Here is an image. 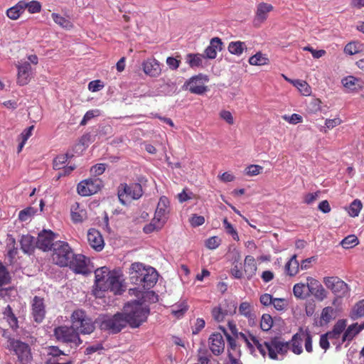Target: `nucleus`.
Masks as SVG:
<instances>
[{"label":"nucleus","instance_id":"1","mask_svg":"<svg viewBox=\"0 0 364 364\" xmlns=\"http://www.w3.org/2000/svg\"><path fill=\"white\" fill-rule=\"evenodd\" d=\"M235 338L244 342L250 350H253L255 346L263 357L268 355L272 360L277 359V352L284 353L287 349V344L282 343L277 337L272 338L262 343L250 333L240 332Z\"/></svg>","mask_w":364,"mask_h":364},{"label":"nucleus","instance_id":"2","mask_svg":"<svg viewBox=\"0 0 364 364\" xmlns=\"http://www.w3.org/2000/svg\"><path fill=\"white\" fill-rule=\"evenodd\" d=\"M95 294L98 291L110 290L114 294H121L124 291L119 270L110 271L107 267H102L95 271Z\"/></svg>","mask_w":364,"mask_h":364},{"label":"nucleus","instance_id":"3","mask_svg":"<svg viewBox=\"0 0 364 364\" xmlns=\"http://www.w3.org/2000/svg\"><path fill=\"white\" fill-rule=\"evenodd\" d=\"M149 313V308L139 301H132L124 306L123 314L125 315L127 325L133 328H138L146 322Z\"/></svg>","mask_w":364,"mask_h":364},{"label":"nucleus","instance_id":"4","mask_svg":"<svg viewBox=\"0 0 364 364\" xmlns=\"http://www.w3.org/2000/svg\"><path fill=\"white\" fill-rule=\"evenodd\" d=\"M101 331L109 334H117L127 326V321L123 312L112 316L102 315L97 321Z\"/></svg>","mask_w":364,"mask_h":364},{"label":"nucleus","instance_id":"5","mask_svg":"<svg viewBox=\"0 0 364 364\" xmlns=\"http://www.w3.org/2000/svg\"><path fill=\"white\" fill-rule=\"evenodd\" d=\"M71 324L79 333H92L95 329V322L82 309L75 310L70 316Z\"/></svg>","mask_w":364,"mask_h":364},{"label":"nucleus","instance_id":"6","mask_svg":"<svg viewBox=\"0 0 364 364\" xmlns=\"http://www.w3.org/2000/svg\"><path fill=\"white\" fill-rule=\"evenodd\" d=\"M144 194L139 183H121L118 187L117 195L120 203L126 205L133 200H138Z\"/></svg>","mask_w":364,"mask_h":364},{"label":"nucleus","instance_id":"7","mask_svg":"<svg viewBox=\"0 0 364 364\" xmlns=\"http://www.w3.org/2000/svg\"><path fill=\"white\" fill-rule=\"evenodd\" d=\"M53 334L58 341L68 344L71 348H77L82 343L79 333L72 325L58 326L55 328Z\"/></svg>","mask_w":364,"mask_h":364},{"label":"nucleus","instance_id":"8","mask_svg":"<svg viewBox=\"0 0 364 364\" xmlns=\"http://www.w3.org/2000/svg\"><path fill=\"white\" fill-rule=\"evenodd\" d=\"M73 257V251L68 242L63 241L55 242L51 255L54 264L60 267H68Z\"/></svg>","mask_w":364,"mask_h":364},{"label":"nucleus","instance_id":"9","mask_svg":"<svg viewBox=\"0 0 364 364\" xmlns=\"http://www.w3.org/2000/svg\"><path fill=\"white\" fill-rule=\"evenodd\" d=\"M323 282L338 298H343L349 294L348 285L338 277H326Z\"/></svg>","mask_w":364,"mask_h":364},{"label":"nucleus","instance_id":"10","mask_svg":"<svg viewBox=\"0 0 364 364\" xmlns=\"http://www.w3.org/2000/svg\"><path fill=\"white\" fill-rule=\"evenodd\" d=\"M9 342V347L15 352L21 364H27L32 360L31 348L28 344L14 338H10Z\"/></svg>","mask_w":364,"mask_h":364},{"label":"nucleus","instance_id":"11","mask_svg":"<svg viewBox=\"0 0 364 364\" xmlns=\"http://www.w3.org/2000/svg\"><path fill=\"white\" fill-rule=\"evenodd\" d=\"M208 81L206 75L201 73L191 77L183 85L185 90H188L190 92L196 95H202L207 91V87L205 82Z\"/></svg>","mask_w":364,"mask_h":364},{"label":"nucleus","instance_id":"12","mask_svg":"<svg viewBox=\"0 0 364 364\" xmlns=\"http://www.w3.org/2000/svg\"><path fill=\"white\" fill-rule=\"evenodd\" d=\"M102 186V181L98 178H90L80 182L77 193L82 196H89L97 193Z\"/></svg>","mask_w":364,"mask_h":364},{"label":"nucleus","instance_id":"13","mask_svg":"<svg viewBox=\"0 0 364 364\" xmlns=\"http://www.w3.org/2000/svg\"><path fill=\"white\" fill-rule=\"evenodd\" d=\"M364 329V323L358 324V323H353L346 328L343 332L341 342H333V344L336 346V350H340L342 344L346 343L345 346L347 347L353 339L363 330Z\"/></svg>","mask_w":364,"mask_h":364},{"label":"nucleus","instance_id":"14","mask_svg":"<svg viewBox=\"0 0 364 364\" xmlns=\"http://www.w3.org/2000/svg\"><path fill=\"white\" fill-rule=\"evenodd\" d=\"M303 328H300L299 331L294 334L291 339L289 341H284L281 338L277 337L282 343L287 344V351L284 353L277 352V359H278V355H284L287 353L290 349L294 354L300 355L303 352L302 343H303Z\"/></svg>","mask_w":364,"mask_h":364},{"label":"nucleus","instance_id":"15","mask_svg":"<svg viewBox=\"0 0 364 364\" xmlns=\"http://www.w3.org/2000/svg\"><path fill=\"white\" fill-rule=\"evenodd\" d=\"M169 201L165 197H161L158 203L154 218H153L155 222H157L156 228H162L167 220V215L168 213Z\"/></svg>","mask_w":364,"mask_h":364},{"label":"nucleus","instance_id":"16","mask_svg":"<svg viewBox=\"0 0 364 364\" xmlns=\"http://www.w3.org/2000/svg\"><path fill=\"white\" fill-rule=\"evenodd\" d=\"M55 234L51 230H43L38 235L36 247L43 252L53 250Z\"/></svg>","mask_w":364,"mask_h":364},{"label":"nucleus","instance_id":"17","mask_svg":"<svg viewBox=\"0 0 364 364\" xmlns=\"http://www.w3.org/2000/svg\"><path fill=\"white\" fill-rule=\"evenodd\" d=\"M70 260V263H69L68 267L73 269L75 273L82 274H87L90 273L85 256L81 254L75 255L73 253V257Z\"/></svg>","mask_w":364,"mask_h":364},{"label":"nucleus","instance_id":"18","mask_svg":"<svg viewBox=\"0 0 364 364\" xmlns=\"http://www.w3.org/2000/svg\"><path fill=\"white\" fill-rule=\"evenodd\" d=\"M31 314L36 323H41L46 315L43 298L35 296L31 302Z\"/></svg>","mask_w":364,"mask_h":364},{"label":"nucleus","instance_id":"19","mask_svg":"<svg viewBox=\"0 0 364 364\" xmlns=\"http://www.w3.org/2000/svg\"><path fill=\"white\" fill-rule=\"evenodd\" d=\"M87 242L90 247L97 252L103 250L105 242L100 232L95 228H90L87 231Z\"/></svg>","mask_w":364,"mask_h":364},{"label":"nucleus","instance_id":"20","mask_svg":"<svg viewBox=\"0 0 364 364\" xmlns=\"http://www.w3.org/2000/svg\"><path fill=\"white\" fill-rule=\"evenodd\" d=\"M274 10V6L268 3L261 2L257 4L254 23L256 26H260L268 18V14Z\"/></svg>","mask_w":364,"mask_h":364},{"label":"nucleus","instance_id":"21","mask_svg":"<svg viewBox=\"0 0 364 364\" xmlns=\"http://www.w3.org/2000/svg\"><path fill=\"white\" fill-rule=\"evenodd\" d=\"M141 66L144 73L150 77H156L159 76L161 73L160 63L154 58L144 60Z\"/></svg>","mask_w":364,"mask_h":364},{"label":"nucleus","instance_id":"22","mask_svg":"<svg viewBox=\"0 0 364 364\" xmlns=\"http://www.w3.org/2000/svg\"><path fill=\"white\" fill-rule=\"evenodd\" d=\"M209 346L211 352L219 355L224 352L225 341L221 333H214L209 338Z\"/></svg>","mask_w":364,"mask_h":364},{"label":"nucleus","instance_id":"23","mask_svg":"<svg viewBox=\"0 0 364 364\" xmlns=\"http://www.w3.org/2000/svg\"><path fill=\"white\" fill-rule=\"evenodd\" d=\"M306 280L309 281V291L311 294L319 301L326 298L327 292L318 280L311 277H308Z\"/></svg>","mask_w":364,"mask_h":364},{"label":"nucleus","instance_id":"24","mask_svg":"<svg viewBox=\"0 0 364 364\" xmlns=\"http://www.w3.org/2000/svg\"><path fill=\"white\" fill-rule=\"evenodd\" d=\"M347 326V321L346 319H339L333 325L332 330L327 331L326 333L329 340L333 342H341L339 338L343 335V332Z\"/></svg>","mask_w":364,"mask_h":364},{"label":"nucleus","instance_id":"25","mask_svg":"<svg viewBox=\"0 0 364 364\" xmlns=\"http://www.w3.org/2000/svg\"><path fill=\"white\" fill-rule=\"evenodd\" d=\"M71 220L74 223H81L87 218V213L84 206L75 202L70 208Z\"/></svg>","mask_w":364,"mask_h":364},{"label":"nucleus","instance_id":"26","mask_svg":"<svg viewBox=\"0 0 364 364\" xmlns=\"http://www.w3.org/2000/svg\"><path fill=\"white\" fill-rule=\"evenodd\" d=\"M146 272L144 276L140 279L141 283L139 285L143 286L145 289H150L154 286L158 281V272L153 267L146 268Z\"/></svg>","mask_w":364,"mask_h":364},{"label":"nucleus","instance_id":"27","mask_svg":"<svg viewBox=\"0 0 364 364\" xmlns=\"http://www.w3.org/2000/svg\"><path fill=\"white\" fill-rule=\"evenodd\" d=\"M220 329L223 331L224 333L226 339H227V350H228V358L229 357H234V356H240L241 355V350H240V346L237 345V338L235 337H232L230 336L225 330L224 327L220 326Z\"/></svg>","mask_w":364,"mask_h":364},{"label":"nucleus","instance_id":"28","mask_svg":"<svg viewBox=\"0 0 364 364\" xmlns=\"http://www.w3.org/2000/svg\"><path fill=\"white\" fill-rule=\"evenodd\" d=\"M19 243L21 250L26 255H32L36 247V240L35 237L28 234L21 235Z\"/></svg>","mask_w":364,"mask_h":364},{"label":"nucleus","instance_id":"29","mask_svg":"<svg viewBox=\"0 0 364 364\" xmlns=\"http://www.w3.org/2000/svg\"><path fill=\"white\" fill-rule=\"evenodd\" d=\"M18 77L17 82L19 85H26L30 81V75L31 66L30 63L24 62L23 63L18 65Z\"/></svg>","mask_w":364,"mask_h":364},{"label":"nucleus","instance_id":"30","mask_svg":"<svg viewBox=\"0 0 364 364\" xmlns=\"http://www.w3.org/2000/svg\"><path fill=\"white\" fill-rule=\"evenodd\" d=\"M146 268L143 264L139 262L133 263L129 269L130 279L132 283L139 284L141 283L140 279L144 276L146 272Z\"/></svg>","mask_w":364,"mask_h":364},{"label":"nucleus","instance_id":"31","mask_svg":"<svg viewBox=\"0 0 364 364\" xmlns=\"http://www.w3.org/2000/svg\"><path fill=\"white\" fill-rule=\"evenodd\" d=\"M341 83L348 92H358L363 87L360 80L353 75L343 77Z\"/></svg>","mask_w":364,"mask_h":364},{"label":"nucleus","instance_id":"32","mask_svg":"<svg viewBox=\"0 0 364 364\" xmlns=\"http://www.w3.org/2000/svg\"><path fill=\"white\" fill-rule=\"evenodd\" d=\"M6 248L7 250V257L9 259V264H11L14 263V259L18 255V247L16 239L12 235H7Z\"/></svg>","mask_w":364,"mask_h":364},{"label":"nucleus","instance_id":"33","mask_svg":"<svg viewBox=\"0 0 364 364\" xmlns=\"http://www.w3.org/2000/svg\"><path fill=\"white\" fill-rule=\"evenodd\" d=\"M238 311L240 315L248 319L250 323H255L256 315L250 303L247 301L242 302L239 306Z\"/></svg>","mask_w":364,"mask_h":364},{"label":"nucleus","instance_id":"34","mask_svg":"<svg viewBox=\"0 0 364 364\" xmlns=\"http://www.w3.org/2000/svg\"><path fill=\"white\" fill-rule=\"evenodd\" d=\"M257 264L254 257L247 255L244 261V272L247 279H251L256 274Z\"/></svg>","mask_w":364,"mask_h":364},{"label":"nucleus","instance_id":"35","mask_svg":"<svg viewBox=\"0 0 364 364\" xmlns=\"http://www.w3.org/2000/svg\"><path fill=\"white\" fill-rule=\"evenodd\" d=\"M232 304V309L229 311L227 310H223L220 306H216L214 307L212 309L211 314L213 318L218 322H220L223 321L225 318V316L228 315V314H234L236 311L237 306L235 303H231Z\"/></svg>","mask_w":364,"mask_h":364},{"label":"nucleus","instance_id":"36","mask_svg":"<svg viewBox=\"0 0 364 364\" xmlns=\"http://www.w3.org/2000/svg\"><path fill=\"white\" fill-rule=\"evenodd\" d=\"M299 263L296 259V255H294L284 266V272L289 277H294L299 270Z\"/></svg>","mask_w":364,"mask_h":364},{"label":"nucleus","instance_id":"37","mask_svg":"<svg viewBox=\"0 0 364 364\" xmlns=\"http://www.w3.org/2000/svg\"><path fill=\"white\" fill-rule=\"evenodd\" d=\"M293 293L296 298L300 299H304L309 296L310 292L309 291V281L306 284L297 283L294 285Z\"/></svg>","mask_w":364,"mask_h":364},{"label":"nucleus","instance_id":"38","mask_svg":"<svg viewBox=\"0 0 364 364\" xmlns=\"http://www.w3.org/2000/svg\"><path fill=\"white\" fill-rule=\"evenodd\" d=\"M24 12L23 3L19 1L6 11V16L11 20H17Z\"/></svg>","mask_w":364,"mask_h":364},{"label":"nucleus","instance_id":"39","mask_svg":"<svg viewBox=\"0 0 364 364\" xmlns=\"http://www.w3.org/2000/svg\"><path fill=\"white\" fill-rule=\"evenodd\" d=\"M204 56L200 53H188L186 55V63L191 68L202 66Z\"/></svg>","mask_w":364,"mask_h":364},{"label":"nucleus","instance_id":"40","mask_svg":"<svg viewBox=\"0 0 364 364\" xmlns=\"http://www.w3.org/2000/svg\"><path fill=\"white\" fill-rule=\"evenodd\" d=\"M247 49V46L245 42L237 41H232L228 46V51L232 54L240 56L242 54L243 51Z\"/></svg>","mask_w":364,"mask_h":364},{"label":"nucleus","instance_id":"41","mask_svg":"<svg viewBox=\"0 0 364 364\" xmlns=\"http://www.w3.org/2000/svg\"><path fill=\"white\" fill-rule=\"evenodd\" d=\"M53 21L63 28L70 30L73 28V23L68 19L62 16L59 14L53 13L51 14Z\"/></svg>","mask_w":364,"mask_h":364},{"label":"nucleus","instance_id":"42","mask_svg":"<svg viewBox=\"0 0 364 364\" xmlns=\"http://www.w3.org/2000/svg\"><path fill=\"white\" fill-rule=\"evenodd\" d=\"M350 317L353 320L364 317V299L354 305L350 313Z\"/></svg>","mask_w":364,"mask_h":364},{"label":"nucleus","instance_id":"43","mask_svg":"<svg viewBox=\"0 0 364 364\" xmlns=\"http://www.w3.org/2000/svg\"><path fill=\"white\" fill-rule=\"evenodd\" d=\"M21 2L23 3V9H27L30 14L40 13L42 9V5L38 1L33 0L27 1L26 0H21Z\"/></svg>","mask_w":364,"mask_h":364},{"label":"nucleus","instance_id":"44","mask_svg":"<svg viewBox=\"0 0 364 364\" xmlns=\"http://www.w3.org/2000/svg\"><path fill=\"white\" fill-rule=\"evenodd\" d=\"M248 62L252 65L261 66L267 65L269 63V59L266 55L262 54L261 52H257L249 58Z\"/></svg>","mask_w":364,"mask_h":364},{"label":"nucleus","instance_id":"45","mask_svg":"<svg viewBox=\"0 0 364 364\" xmlns=\"http://www.w3.org/2000/svg\"><path fill=\"white\" fill-rule=\"evenodd\" d=\"M291 83L296 87L303 95L309 96L311 95V88L306 81L295 80L294 81H291Z\"/></svg>","mask_w":364,"mask_h":364},{"label":"nucleus","instance_id":"46","mask_svg":"<svg viewBox=\"0 0 364 364\" xmlns=\"http://www.w3.org/2000/svg\"><path fill=\"white\" fill-rule=\"evenodd\" d=\"M4 316L6 318L7 321L9 322V324L11 328H18V319L16 316L13 313L12 308L11 306L8 305L4 311Z\"/></svg>","mask_w":364,"mask_h":364},{"label":"nucleus","instance_id":"47","mask_svg":"<svg viewBox=\"0 0 364 364\" xmlns=\"http://www.w3.org/2000/svg\"><path fill=\"white\" fill-rule=\"evenodd\" d=\"M359 243L358 237L354 235H350L346 237L341 242V246L345 249H350L356 246Z\"/></svg>","mask_w":364,"mask_h":364},{"label":"nucleus","instance_id":"48","mask_svg":"<svg viewBox=\"0 0 364 364\" xmlns=\"http://www.w3.org/2000/svg\"><path fill=\"white\" fill-rule=\"evenodd\" d=\"M363 208V204L361 201L358 199L354 200L350 205L348 209V214L350 216L355 218L358 216L361 209Z\"/></svg>","mask_w":364,"mask_h":364},{"label":"nucleus","instance_id":"49","mask_svg":"<svg viewBox=\"0 0 364 364\" xmlns=\"http://www.w3.org/2000/svg\"><path fill=\"white\" fill-rule=\"evenodd\" d=\"M303 341H304L305 349L308 353L313 352V346H312V335L310 331L306 329H303Z\"/></svg>","mask_w":364,"mask_h":364},{"label":"nucleus","instance_id":"50","mask_svg":"<svg viewBox=\"0 0 364 364\" xmlns=\"http://www.w3.org/2000/svg\"><path fill=\"white\" fill-rule=\"evenodd\" d=\"M36 210L33 207H28L21 210L18 213V220L21 222H26L35 215Z\"/></svg>","mask_w":364,"mask_h":364},{"label":"nucleus","instance_id":"51","mask_svg":"<svg viewBox=\"0 0 364 364\" xmlns=\"http://www.w3.org/2000/svg\"><path fill=\"white\" fill-rule=\"evenodd\" d=\"M11 282V276L6 267L0 262V287Z\"/></svg>","mask_w":364,"mask_h":364},{"label":"nucleus","instance_id":"52","mask_svg":"<svg viewBox=\"0 0 364 364\" xmlns=\"http://www.w3.org/2000/svg\"><path fill=\"white\" fill-rule=\"evenodd\" d=\"M273 326V319L271 315L264 314L260 321V328L264 331H268Z\"/></svg>","mask_w":364,"mask_h":364},{"label":"nucleus","instance_id":"53","mask_svg":"<svg viewBox=\"0 0 364 364\" xmlns=\"http://www.w3.org/2000/svg\"><path fill=\"white\" fill-rule=\"evenodd\" d=\"M68 159V154H61L57 156L53 163V167L55 170L61 169L62 166L67 162Z\"/></svg>","mask_w":364,"mask_h":364},{"label":"nucleus","instance_id":"54","mask_svg":"<svg viewBox=\"0 0 364 364\" xmlns=\"http://www.w3.org/2000/svg\"><path fill=\"white\" fill-rule=\"evenodd\" d=\"M188 306L186 302H181L173 308L172 314L177 318H180L188 311Z\"/></svg>","mask_w":364,"mask_h":364},{"label":"nucleus","instance_id":"55","mask_svg":"<svg viewBox=\"0 0 364 364\" xmlns=\"http://www.w3.org/2000/svg\"><path fill=\"white\" fill-rule=\"evenodd\" d=\"M223 223L226 232L231 235L235 240H238L239 236L237 231L226 218L223 219Z\"/></svg>","mask_w":364,"mask_h":364},{"label":"nucleus","instance_id":"56","mask_svg":"<svg viewBox=\"0 0 364 364\" xmlns=\"http://www.w3.org/2000/svg\"><path fill=\"white\" fill-rule=\"evenodd\" d=\"M334 314V309L331 306H327L323 309L321 318L326 323L330 322V321L333 318V316Z\"/></svg>","mask_w":364,"mask_h":364},{"label":"nucleus","instance_id":"57","mask_svg":"<svg viewBox=\"0 0 364 364\" xmlns=\"http://www.w3.org/2000/svg\"><path fill=\"white\" fill-rule=\"evenodd\" d=\"M210 358L211 355L210 354L208 355L207 350L200 349L198 350V364H210Z\"/></svg>","mask_w":364,"mask_h":364},{"label":"nucleus","instance_id":"58","mask_svg":"<svg viewBox=\"0 0 364 364\" xmlns=\"http://www.w3.org/2000/svg\"><path fill=\"white\" fill-rule=\"evenodd\" d=\"M99 115H100V110H98V109L87 111L85 114L82 119L81 120L80 125L81 126H85L87 123L88 121H90V119H92L95 117H97V116H99Z\"/></svg>","mask_w":364,"mask_h":364},{"label":"nucleus","instance_id":"59","mask_svg":"<svg viewBox=\"0 0 364 364\" xmlns=\"http://www.w3.org/2000/svg\"><path fill=\"white\" fill-rule=\"evenodd\" d=\"M263 168L259 165H250L245 169V173L247 176H257L261 173Z\"/></svg>","mask_w":364,"mask_h":364},{"label":"nucleus","instance_id":"60","mask_svg":"<svg viewBox=\"0 0 364 364\" xmlns=\"http://www.w3.org/2000/svg\"><path fill=\"white\" fill-rule=\"evenodd\" d=\"M282 118L291 124H296L301 123L303 121L302 117L298 114H292L291 116L284 115Z\"/></svg>","mask_w":364,"mask_h":364},{"label":"nucleus","instance_id":"61","mask_svg":"<svg viewBox=\"0 0 364 364\" xmlns=\"http://www.w3.org/2000/svg\"><path fill=\"white\" fill-rule=\"evenodd\" d=\"M220 117L226 122L228 124L232 125L234 124V118L232 113L228 110H221L219 113Z\"/></svg>","mask_w":364,"mask_h":364},{"label":"nucleus","instance_id":"62","mask_svg":"<svg viewBox=\"0 0 364 364\" xmlns=\"http://www.w3.org/2000/svg\"><path fill=\"white\" fill-rule=\"evenodd\" d=\"M320 191L307 193L304 196L303 202L307 205H311L317 200Z\"/></svg>","mask_w":364,"mask_h":364},{"label":"nucleus","instance_id":"63","mask_svg":"<svg viewBox=\"0 0 364 364\" xmlns=\"http://www.w3.org/2000/svg\"><path fill=\"white\" fill-rule=\"evenodd\" d=\"M104 350L103 345L102 343H97L92 346H90L85 348V355H91L94 353L100 352Z\"/></svg>","mask_w":364,"mask_h":364},{"label":"nucleus","instance_id":"64","mask_svg":"<svg viewBox=\"0 0 364 364\" xmlns=\"http://www.w3.org/2000/svg\"><path fill=\"white\" fill-rule=\"evenodd\" d=\"M166 62L169 68L172 70H177L181 65V60L173 57H168Z\"/></svg>","mask_w":364,"mask_h":364}]
</instances>
